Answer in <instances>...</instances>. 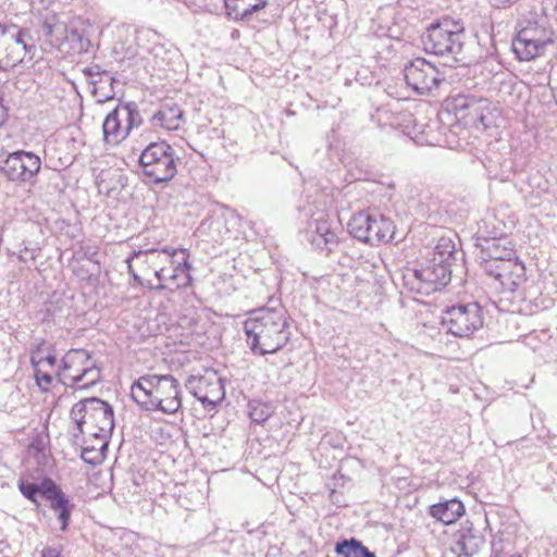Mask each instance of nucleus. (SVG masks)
I'll list each match as a JSON object with an SVG mask.
<instances>
[{"label":"nucleus","mask_w":557,"mask_h":557,"mask_svg":"<svg viewBox=\"0 0 557 557\" xmlns=\"http://www.w3.org/2000/svg\"><path fill=\"white\" fill-rule=\"evenodd\" d=\"M284 307H263L252 310L244 321L247 342L253 352L274 354L289 341L290 330Z\"/></svg>","instance_id":"f257e3e1"},{"label":"nucleus","mask_w":557,"mask_h":557,"mask_svg":"<svg viewBox=\"0 0 557 557\" xmlns=\"http://www.w3.org/2000/svg\"><path fill=\"white\" fill-rule=\"evenodd\" d=\"M133 400L147 410L175 413L182 406L180 383L171 375H144L131 387Z\"/></svg>","instance_id":"f03ea898"},{"label":"nucleus","mask_w":557,"mask_h":557,"mask_svg":"<svg viewBox=\"0 0 557 557\" xmlns=\"http://www.w3.org/2000/svg\"><path fill=\"white\" fill-rule=\"evenodd\" d=\"M466 26L462 20L444 15L430 23L421 35L423 50L441 57H456L462 51Z\"/></svg>","instance_id":"7ed1b4c3"},{"label":"nucleus","mask_w":557,"mask_h":557,"mask_svg":"<svg viewBox=\"0 0 557 557\" xmlns=\"http://www.w3.org/2000/svg\"><path fill=\"white\" fill-rule=\"evenodd\" d=\"M72 419L77 423L82 435H98L101 446L114 428L111 406L98 398H87L75 404L71 410Z\"/></svg>","instance_id":"20e7f679"},{"label":"nucleus","mask_w":557,"mask_h":557,"mask_svg":"<svg viewBox=\"0 0 557 557\" xmlns=\"http://www.w3.org/2000/svg\"><path fill=\"white\" fill-rule=\"evenodd\" d=\"M556 44V34L546 22L528 21L512 39V51L519 61L542 58Z\"/></svg>","instance_id":"39448f33"},{"label":"nucleus","mask_w":557,"mask_h":557,"mask_svg":"<svg viewBox=\"0 0 557 557\" xmlns=\"http://www.w3.org/2000/svg\"><path fill=\"white\" fill-rule=\"evenodd\" d=\"M58 377L64 385L86 388L100 380V370L86 350L72 349L64 355Z\"/></svg>","instance_id":"423d86ee"},{"label":"nucleus","mask_w":557,"mask_h":557,"mask_svg":"<svg viewBox=\"0 0 557 557\" xmlns=\"http://www.w3.org/2000/svg\"><path fill=\"white\" fill-rule=\"evenodd\" d=\"M160 288L176 290L191 284L189 253L186 249L158 251Z\"/></svg>","instance_id":"0eeeda50"},{"label":"nucleus","mask_w":557,"mask_h":557,"mask_svg":"<svg viewBox=\"0 0 557 557\" xmlns=\"http://www.w3.org/2000/svg\"><path fill=\"white\" fill-rule=\"evenodd\" d=\"M348 230L356 239L371 246H377L394 238L396 226L389 218L382 214L370 215L361 211L350 219Z\"/></svg>","instance_id":"6e6552de"},{"label":"nucleus","mask_w":557,"mask_h":557,"mask_svg":"<svg viewBox=\"0 0 557 557\" xmlns=\"http://www.w3.org/2000/svg\"><path fill=\"white\" fill-rule=\"evenodd\" d=\"M18 490L24 497L36 506H39V497L48 500L50 508L58 515L61 521V530L64 531L67 528L71 517L69 499L52 480L45 479L39 484L21 480L18 482Z\"/></svg>","instance_id":"1a4fd4ad"},{"label":"nucleus","mask_w":557,"mask_h":557,"mask_svg":"<svg viewBox=\"0 0 557 557\" xmlns=\"http://www.w3.org/2000/svg\"><path fill=\"white\" fill-rule=\"evenodd\" d=\"M139 164L144 174L154 183L170 181L176 174L173 150L164 141L147 146L140 154Z\"/></svg>","instance_id":"9d476101"},{"label":"nucleus","mask_w":557,"mask_h":557,"mask_svg":"<svg viewBox=\"0 0 557 557\" xmlns=\"http://www.w3.org/2000/svg\"><path fill=\"white\" fill-rule=\"evenodd\" d=\"M41 159L32 151L17 150L0 160L3 176L15 184H33L41 171Z\"/></svg>","instance_id":"9b49d317"},{"label":"nucleus","mask_w":557,"mask_h":557,"mask_svg":"<svg viewBox=\"0 0 557 557\" xmlns=\"http://www.w3.org/2000/svg\"><path fill=\"white\" fill-rule=\"evenodd\" d=\"M416 280L411 286L418 294L429 295L445 287L451 277V269L425 255L412 269H408Z\"/></svg>","instance_id":"f8f14e48"},{"label":"nucleus","mask_w":557,"mask_h":557,"mask_svg":"<svg viewBox=\"0 0 557 557\" xmlns=\"http://www.w3.org/2000/svg\"><path fill=\"white\" fill-rule=\"evenodd\" d=\"M442 323L448 333L466 337L482 327L483 311L476 302L453 306L444 312Z\"/></svg>","instance_id":"ddd939ff"},{"label":"nucleus","mask_w":557,"mask_h":557,"mask_svg":"<svg viewBox=\"0 0 557 557\" xmlns=\"http://www.w3.org/2000/svg\"><path fill=\"white\" fill-rule=\"evenodd\" d=\"M504 256L506 259L502 260L500 255L493 250L494 262H488L485 265L487 273L497 280L506 292H515L525 281L524 264L516 257L513 248L505 249Z\"/></svg>","instance_id":"4468645a"},{"label":"nucleus","mask_w":557,"mask_h":557,"mask_svg":"<svg viewBox=\"0 0 557 557\" xmlns=\"http://www.w3.org/2000/svg\"><path fill=\"white\" fill-rule=\"evenodd\" d=\"M407 85L420 95H428L444 81L443 72L438 66L425 58H416L405 67Z\"/></svg>","instance_id":"2eb2a0df"},{"label":"nucleus","mask_w":557,"mask_h":557,"mask_svg":"<svg viewBox=\"0 0 557 557\" xmlns=\"http://www.w3.org/2000/svg\"><path fill=\"white\" fill-rule=\"evenodd\" d=\"M187 389L203 405H216L225 396L224 384L213 369L190 375L186 381Z\"/></svg>","instance_id":"dca6fc26"},{"label":"nucleus","mask_w":557,"mask_h":557,"mask_svg":"<svg viewBox=\"0 0 557 557\" xmlns=\"http://www.w3.org/2000/svg\"><path fill=\"white\" fill-rule=\"evenodd\" d=\"M137 112L129 106H117L103 121V139L108 145L115 146L123 141L135 125Z\"/></svg>","instance_id":"f3484780"},{"label":"nucleus","mask_w":557,"mask_h":557,"mask_svg":"<svg viewBox=\"0 0 557 557\" xmlns=\"http://www.w3.org/2000/svg\"><path fill=\"white\" fill-rule=\"evenodd\" d=\"M36 385L42 393H52L60 382L57 371V358L48 348L38 347L30 358Z\"/></svg>","instance_id":"a211bd4d"},{"label":"nucleus","mask_w":557,"mask_h":557,"mask_svg":"<svg viewBox=\"0 0 557 557\" xmlns=\"http://www.w3.org/2000/svg\"><path fill=\"white\" fill-rule=\"evenodd\" d=\"M26 53L23 33L16 27L0 26V69L9 70L20 64Z\"/></svg>","instance_id":"6ab92c4d"},{"label":"nucleus","mask_w":557,"mask_h":557,"mask_svg":"<svg viewBox=\"0 0 557 557\" xmlns=\"http://www.w3.org/2000/svg\"><path fill=\"white\" fill-rule=\"evenodd\" d=\"M158 251H152L138 256L136 260L128 265L129 272L134 278L141 285L149 288H160Z\"/></svg>","instance_id":"aec40b11"},{"label":"nucleus","mask_w":557,"mask_h":557,"mask_svg":"<svg viewBox=\"0 0 557 557\" xmlns=\"http://www.w3.org/2000/svg\"><path fill=\"white\" fill-rule=\"evenodd\" d=\"M338 230L339 226L334 224L327 214H322L315 220L312 243L329 256L338 244Z\"/></svg>","instance_id":"412c9836"},{"label":"nucleus","mask_w":557,"mask_h":557,"mask_svg":"<svg viewBox=\"0 0 557 557\" xmlns=\"http://www.w3.org/2000/svg\"><path fill=\"white\" fill-rule=\"evenodd\" d=\"M225 10L235 21H247L268 5L267 0H224Z\"/></svg>","instance_id":"4be33fe9"},{"label":"nucleus","mask_w":557,"mask_h":557,"mask_svg":"<svg viewBox=\"0 0 557 557\" xmlns=\"http://www.w3.org/2000/svg\"><path fill=\"white\" fill-rule=\"evenodd\" d=\"M465 506L458 499H450L430 506V516L444 524H451L465 515Z\"/></svg>","instance_id":"5701e85b"},{"label":"nucleus","mask_w":557,"mask_h":557,"mask_svg":"<svg viewBox=\"0 0 557 557\" xmlns=\"http://www.w3.org/2000/svg\"><path fill=\"white\" fill-rule=\"evenodd\" d=\"M156 125L168 131L178 129L183 123V111L177 104L164 103L153 115Z\"/></svg>","instance_id":"b1692460"},{"label":"nucleus","mask_w":557,"mask_h":557,"mask_svg":"<svg viewBox=\"0 0 557 557\" xmlns=\"http://www.w3.org/2000/svg\"><path fill=\"white\" fill-rule=\"evenodd\" d=\"M83 437L82 458L91 465L100 463L103 459V450L108 445V438H104V445L101 446L98 435H83Z\"/></svg>","instance_id":"393cba45"},{"label":"nucleus","mask_w":557,"mask_h":557,"mask_svg":"<svg viewBox=\"0 0 557 557\" xmlns=\"http://www.w3.org/2000/svg\"><path fill=\"white\" fill-rule=\"evenodd\" d=\"M455 250V243L450 238L441 237L435 247L425 252V256L451 269Z\"/></svg>","instance_id":"a878e982"},{"label":"nucleus","mask_w":557,"mask_h":557,"mask_svg":"<svg viewBox=\"0 0 557 557\" xmlns=\"http://www.w3.org/2000/svg\"><path fill=\"white\" fill-rule=\"evenodd\" d=\"M335 553L343 557H375L372 552L356 539L338 542L335 546Z\"/></svg>","instance_id":"bb28decb"},{"label":"nucleus","mask_w":557,"mask_h":557,"mask_svg":"<svg viewBox=\"0 0 557 557\" xmlns=\"http://www.w3.org/2000/svg\"><path fill=\"white\" fill-rule=\"evenodd\" d=\"M507 248H513V245H512L511 240H507V239L502 240V239H499V240H494V242L488 243L487 246L483 248V251L485 252L486 257L488 258L486 260V264L488 262H494L495 261V259L493 257V250L494 249L497 251L498 255H500L502 260L506 259L507 257H505L504 253L506 251L505 249H507Z\"/></svg>","instance_id":"cd10ccee"},{"label":"nucleus","mask_w":557,"mask_h":557,"mask_svg":"<svg viewBox=\"0 0 557 557\" xmlns=\"http://www.w3.org/2000/svg\"><path fill=\"white\" fill-rule=\"evenodd\" d=\"M270 416V407L263 404H258L257 406L252 407L250 411V418L258 423L265 421Z\"/></svg>","instance_id":"c85d7f7f"},{"label":"nucleus","mask_w":557,"mask_h":557,"mask_svg":"<svg viewBox=\"0 0 557 557\" xmlns=\"http://www.w3.org/2000/svg\"><path fill=\"white\" fill-rule=\"evenodd\" d=\"M3 102H4V95L2 91V87L0 86V126H2L7 122L8 116H9V110L4 106Z\"/></svg>","instance_id":"c756f323"},{"label":"nucleus","mask_w":557,"mask_h":557,"mask_svg":"<svg viewBox=\"0 0 557 557\" xmlns=\"http://www.w3.org/2000/svg\"><path fill=\"white\" fill-rule=\"evenodd\" d=\"M42 557H61V550L57 547H45L41 553Z\"/></svg>","instance_id":"7c9ffc66"},{"label":"nucleus","mask_w":557,"mask_h":557,"mask_svg":"<svg viewBox=\"0 0 557 557\" xmlns=\"http://www.w3.org/2000/svg\"><path fill=\"white\" fill-rule=\"evenodd\" d=\"M509 557H522L520 554H515V555H511Z\"/></svg>","instance_id":"2f4dec72"},{"label":"nucleus","mask_w":557,"mask_h":557,"mask_svg":"<svg viewBox=\"0 0 557 557\" xmlns=\"http://www.w3.org/2000/svg\"><path fill=\"white\" fill-rule=\"evenodd\" d=\"M458 544H460L461 546H465V543H463V542H461V541H458ZM463 548H465V547H462V549H463Z\"/></svg>","instance_id":"473e14b6"}]
</instances>
